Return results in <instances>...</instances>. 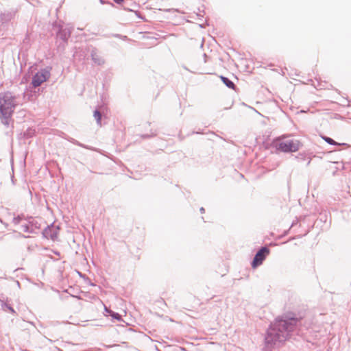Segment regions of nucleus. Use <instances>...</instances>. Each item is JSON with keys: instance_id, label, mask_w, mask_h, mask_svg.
<instances>
[{"instance_id": "obj_12", "label": "nucleus", "mask_w": 351, "mask_h": 351, "mask_svg": "<svg viewBox=\"0 0 351 351\" xmlns=\"http://www.w3.org/2000/svg\"><path fill=\"white\" fill-rule=\"evenodd\" d=\"M105 309H106V312H108V313H110V315L113 318H114V319H117V320H119H119H121V316L119 313H114V312H113V311H110V310H108V309H107V308H105Z\"/></svg>"}, {"instance_id": "obj_11", "label": "nucleus", "mask_w": 351, "mask_h": 351, "mask_svg": "<svg viewBox=\"0 0 351 351\" xmlns=\"http://www.w3.org/2000/svg\"><path fill=\"white\" fill-rule=\"evenodd\" d=\"M94 117L97 121V123L101 126V112L99 110H95L94 112Z\"/></svg>"}, {"instance_id": "obj_17", "label": "nucleus", "mask_w": 351, "mask_h": 351, "mask_svg": "<svg viewBox=\"0 0 351 351\" xmlns=\"http://www.w3.org/2000/svg\"><path fill=\"white\" fill-rule=\"evenodd\" d=\"M200 212H201L202 213H204V208L203 207H202V208H200Z\"/></svg>"}, {"instance_id": "obj_9", "label": "nucleus", "mask_w": 351, "mask_h": 351, "mask_svg": "<svg viewBox=\"0 0 351 351\" xmlns=\"http://www.w3.org/2000/svg\"><path fill=\"white\" fill-rule=\"evenodd\" d=\"M92 60L95 64L99 65L104 63V60L99 56L96 50H93L91 52Z\"/></svg>"}, {"instance_id": "obj_15", "label": "nucleus", "mask_w": 351, "mask_h": 351, "mask_svg": "<svg viewBox=\"0 0 351 351\" xmlns=\"http://www.w3.org/2000/svg\"><path fill=\"white\" fill-rule=\"evenodd\" d=\"M196 16L200 19V17H203L204 16V14H202V13H198V14H196Z\"/></svg>"}, {"instance_id": "obj_14", "label": "nucleus", "mask_w": 351, "mask_h": 351, "mask_svg": "<svg viewBox=\"0 0 351 351\" xmlns=\"http://www.w3.org/2000/svg\"><path fill=\"white\" fill-rule=\"evenodd\" d=\"M3 308H7L8 311H10L13 314H15L16 312L14 310V308L8 304H6L5 303L3 305Z\"/></svg>"}, {"instance_id": "obj_4", "label": "nucleus", "mask_w": 351, "mask_h": 351, "mask_svg": "<svg viewBox=\"0 0 351 351\" xmlns=\"http://www.w3.org/2000/svg\"><path fill=\"white\" fill-rule=\"evenodd\" d=\"M274 147L277 150L282 152H295L300 147V143L298 140H284V136H280L274 140Z\"/></svg>"}, {"instance_id": "obj_13", "label": "nucleus", "mask_w": 351, "mask_h": 351, "mask_svg": "<svg viewBox=\"0 0 351 351\" xmlns=\"http://www.w3.org/2000/svg\"><path fill=\"white\" fill-rule=\"evenodd\" d=\"M322 138L328 144L330 145H338V143L337 142H335L333 139H332L330 137H327V136H322Z\"/></svg>"}, {"instance_id": "obj_1", "label": "nucleus", "mask_w": 351, "mask_h": 351, "mask_svg": "<svg viewBox=\"0 0 351 351\" xmlns=\"http://www.w3.org/2000/svg\"><path fill=\"white\" fill-rule=\"evenodd\" d=\"M298 320L293 317L276 318L267 329L265 336V346L271 349L282 346L295 330Z\"/></svg>"}, {"instance_id": "obj_10", "label": "nucleus", "mask_w": 351, "mask_h": 351, "mask_svg": "<svg viewBox=\"0 0 351 351\" xmlns=\"http://www.w3.org/2000/svg\"><path fill=\"white\" fill-rule=\"evenodd\" d=\"M221 79L222 80V82L230 88H234V83L230 80H229L228 77H223V76H221Z\"/></svg>"}, {"instance_id": "obj_8", "label": "nucleus", "mask_w": 351, "mask_h": 351, "mask_svg": "<svg viewBox=\"0 0 351 351\" xmlns=\"http://www.w3.org/2000/svg\"><path fill=\"white\" fill-rule=\"evenodd\" d=\"M71 34V30L69 28L60 27L59 32L57 34V36L62 39L63 41H66Z\"/></svg>"}, {"instance_id": "obj_3", "label": "nucleus", "mask_w": 351, "mask_h": 351, "mask_svg": "<svg viewBox=\"0 0 351 351\" xmlns=\"http://www.w3.org/2000/svg\"><path fill=\"white\" fill-rule=\"evenodd\" d=\"M13 225L20 231L26 233H36L40 228V224L33 217L26 218L19 215L12 219Z\"/></svg>"}, {"instance_id": "obj_2", "label": "nucleus", "mask_w": 351, "mask_h": 351, "mask_svg": "<svg viewBox=\"0 0 351 351\" xmlns=\"http://www.w3.org/2000/svg\"><path fill=\"white\" fill-rule=\"evenodd\" d=\"M19 105V98L11 92L0 95V119L4 125H9L10 124L12 114Z\"/></svg>"}, {"instance_id": "obj_6", "label": "nucleus", "mask_w": 351, "mask_h": 351, "mask_svg": "<svg viewBox=\"0 0 351 351\" xmlns=\"http://www.w3.org/2000/svg\"><path fill=\"white\" fill-rule=\"evenodd\" d=\"M269 253V250L267 247H261V249L258 251L254 258L252 263V267L255 268L257 266L261 265Z\"/></svg>"}, {"instance_id": "obj_16", "label": "nucleus", "mask_w": 351, "mask_h": 351, "mask_svg": "<svg viewBox=\"0 0 351 351\" xmlns=\"http://www.w3.org/2000/svg\"><path fill=\"white\" fill-rule=\"evenodd\" d=\"M116 3H121L123 0H114Z\"/></svg>"}, {"instance_id": "obj_7", "label": "nucleus", "mask_w": 351, "mask_h": 351, "mask_svg": "<svg viewBox=\"0 0 351 351\" xmlns=\"http://www.w3.org/2000/svg\"><path fill=\"white\" fill-rule=\"evenodd\" d=\"M58 232L59 227L52 223L44 229L43 235L47 239H51V240L54 241L58 237Z\"/></svg>"}, {"instance_id": "obj_5", "label": "nucleus", "mask_w": 351, "mask_h": 351, "mask_svg": "<svg viewBox=\"0 0 351 351\" xmlns=\"http://www.w3.org/2000/svg\"><path fill=\"white\" fill-rule=\"evenodd\" d=\"M50 76L49 71L45 69L36 73L32 78V86L36 88L45 82Z\"/></svg>"}]
</instances>
